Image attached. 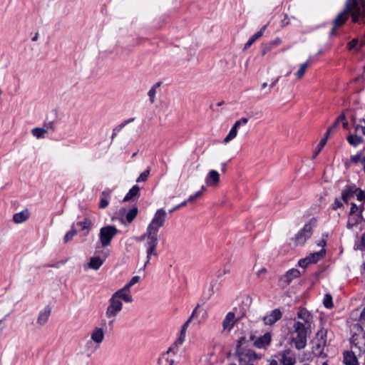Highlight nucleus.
Returning a JSON list of instances; mask_svg holds the SVG:
<instances>
[{
  "mask_svg": "<svg viewBox=\"0 0 365 365\" xmlns=\"http://www.w3.org/2000/svg\"><path fill=\"white\" fill-rule=\"evenodd\" d=\"M297 318L302 322V325L312 329L313 317L311 313L304 308H299L297 314Z\"/></svg>",
  "mask_w": 365,
  "mask_h": 365,
  "instance_id": "9b49d317",
  "label": "nucleus"
},
{
  "mask_svg": "<svg viewBox=\"0 0 365 365\" xmlns=\"http://www.w3.org/2000/svg\"><path fill=\"white\" fill-rule=\"evenodd\" d=\"M249 340L247 339L246 336H241L237 344V348H236V356L237 357L240 356V354L242 353L244 354L250 355V353H255L252 349H247L248 346Z\"/></svg>",
  "mask_w": 365,
  "mask_h": 365,
  "instance_id": "f8f14e48",
  "label": "nucleus"
},
{
  "mask_svg": "<svg viewBox=\"0 0 365 365\" xmlns=\"http://www.w3.org/2000/svg\"><path fill=\"white\" fill-rule=\"evenodd\" d=\"M150 168L147 169L146 170H145L144 172H143L140 175L139 177L137 178L136 180V182H145L147 180L149 175H150Z\"/></svg>",
  "mask_w": 365,
  "mask_h": 365,
  "instance_id": "79ce46f5",
  "label": "nucleus"
},
{
  "mask_svg": "<svg viewBox=\"0 0 365 365\" xmlns=\"http://www.w3.org/2000/svg\"><path fill=\"white\" fill-rule=\"evenodd\" d=\"M343 120H344V114L341 113V115H339L338 116V118H336V120H335L334 124L329 128H328V130L326 132L327 135H329L331 133V132L336 127H338L340 123H341V121Z\"/></svg>",
  "mask_w": 365,
  "mask_h": 365,
  "instance_id": "f704fd0d",
  "label": "nucleus"
},
{
  "mask_svg": "<svg viewBox=\"0 0 365 365\" xmlns=\"http://www.w3.org/2000/svg\"><path fill=\"white\" fill-rule=\"evenodd\" d=\"M354 187H347L346 189H344L341 192V198L344 202H348V201L354 197Z\"/></svg>",
  "mask_w": 365,
  "mask_h": 365,
  "instance_id": "7c9ffc66",
  "label": "nucleus"
},
{
  "mask_svg": "<svg viewBox=\"0 0 365 365\" xmlns=\"http://www.w3.org/2000/svg\"><path fill=\"white\" fill-rule=\"evenodd\" d=\"M280 365H294L296 363L295 357L291 354V351L289 350L283 351L280 354Z\"/></svg>",
  "mask_w": 365,
  "mask_h": 365,
  "instance_id": "aec40b11",
  "label": "nucleus"
},
{
  "mask_svg": "<svg viewBox=\"0 0 365 365\" xmlns=\"http://www.w3.org/2000/svg\"><path fill=\"white\" fill-rule=\"evenodd\" d=\"M279 81V78H276V79H274V80H273V81H272V83H271V84H270V88H269V90H270L272 88H273V87L276 85V83H277V81Z\"/></svg>",
  "mask_w": 365,
  "mask_h": 365,
  "instance_id": "680f3d73",
  "label": "nucleus"
},
{
  "mask_svg": "<svg viewBox=\"0 0 365 365\" xmlns=\"http://www.w3.org/2000/svg\"><path fill=\"white\" fill-rule=\"evenodd\" d=\"M140 187L138 185H133L123 198V202H128L133 200L134 197L139 195Z\"/></svg>",
  "mask_w": 365,
  "mask_h": 365,
  "instance_id": "c756f323",
  "label": "nucleus"
},
{
  "mask_svg": "<svg viewBox=\"0 0 365 365\" xmlns=\"http://www.w3.org/2000/svg\"><path fill=\"white\" fill-rule=\"evenodd\" d=\"M140 280V277L139 276H134L131 278V279L121 289L117 290L118 292H120L122 294H126L130 297H133L130 294V288L139 282Z\"/></svg>",
  "mask_w": 365,
  "mask_h": 365,
  "instance_id": "6ab92c4d",
  "label": "nucleus"
},
{
  "mask_svg": "<svg viewBox=\"0 0 365 365\" xmlns=\"http://www.w3.org/2000/svg\"><path fill=\"white\" fill-rule=\"evenodd\" d=\"M223 103H224V102H223V101L220 102V103L217 104V106H222Z\"/></svg>",
  "mask_w": 365,
  "mask_h": 365,
  "instance_id": "774afa93",
  "label": "nucleus"
},
{
  "mask_svg": "<svg viewBox=\"0 0 365 365\" xmlns=\"http://www.w3.org/2000/svg\"><path fill=\"white\" fill-rule=\"evenodd\" d=\"M121 211L125 213V219L128 223H131L135 218L138 212L137 207H133L128 211H126L125 209H123Z\"/></svg>",
  "mask_w": 365,
  "mask_h": 365,
  "instance_id": "bb28decb",
  "label": "nucleus"
},
{
  "mask_svg": "<svg viewBox=\"0 0 365 365\" xmlns=\"http://www.w3.org/2000/svg\"><path fill=\"white\" fill-rule=\"evenodd\" d=\"M300 276V272L297 269H291L284 274L280 280L282 283L288 285L294 279Z\"/></svg>",
  "mask_w": 365,
  "mask_h": 365,
  "instance_id": "f3484780",
  "label": "nucleus"
},
{
  "mask_svg": "<svg viewBox=\"0 0 365 365\" xmlns=\"http://www.w3.org/2000/svg\"><path fill=\"white\" fill-rule=\"evenodd\" d=\"M187 202H188L187 200L182 202L181 204H180V205L175 206V207H173V210H178V209H179L180 207H181L182 206H185L187 204Z\"/></svg>",
  "mask_w": 365,
  "mask_h": 365,
  "instance_id": "bf43d9fd",
  "label": "nucleus"
},
{
  "mask_svg": "<svg viewBox=\"0 0 365 365\" xmlns=\"http://www.w3.org/2000/svg\"><path fill=\"white\" fill-rule=\"evenodd\" d=\"M104 259L98 257L94 256L91 257L89 262L84 265V269H91L93 270H98L103 264Z\"/></svg>",
  "mask_w": 365,
  "mask_h": 365,
  "instance_id": "dca6fc26",
  "label": "nucleus"
},
{
  "mask_svg": "<svg viewBox=\"0 0 365 365\" xmlns=\"http://www.w3.org/2000/svg\"><path fill=\"white\" fill-rule=\"evenodd\" d=\"M267 86V83H262V89H264V88H265Z\"/></svg>",
  "mask_w": 365,
  "mask_h": 365,
  "instance_id": "69168bd1",
  "label": "nucleus"
},
{
  "mask_svg": "<svg viewBox=\"0 0 365 365\" xmlns=\"http://www.w3.org/2000/svg\"><path fill=\"white\" fill-rule=\"evenodd\" d=\"M282 317V313L279 309H273L269 314L262 318V321L265 325H273L279 321Z\"/></svg>",
  "mask_w": 365,
  "mask_h": 365,
  "instance_id": "4468645a",
  "label": "nucleus"
},
{
  "mask_svg": "<svg viewBox=\"0 0 365 365\" xmlns=\"http://www.w3.org/2000/svg\"><path fill=\"white\" fill-rule=\"evenodd\" d=\"M325 335H326V333H325V332H324V331H322V330H321V331H319L317 332V337H320V338H321V339H320V340H319V344H317V346H318L319 348H320V347H324V346H325V344H326V341L324 339V336H325Z\"/></svg>",
  "mask_w": 365,
  "mask_h": 365,
  "instance_id": "37998d69",
  "label": "nucleus"
},
{
  "mask_svg": "<svg viewBox=\"0 0 365 365\" xmlns=\"http://www.w3.org/2000/svg\"><path fill=\"white\" fill-rule=\"evenodd\" d=\"M272 340V335L270 332H266L262 336L256 337L255 335L251 334L250 341H253V346L259 349H266L271 344Z\"/></svg>",
  "mask_w": 365,
  "mask_h": 365,
  "instance_id": "0eeeda50",
  "label": "nucleus"
},
{
  "mask_svg": "<svg viewBox=\"0 0 365 365\" xmlns=\"http://www.w3.org/2000/svg\"><path fill=\"white\" fill-rule=\"evenodd\" d=\"M167 217L166 211L161 208L158 209L146 229V232L137 238L138 242L146 240L145 247L146 248V261L143 269H145L149 264L151 256H157V247L158 245V230L165 222Z\"/></svg>",
  "mask_w": 365,
  "mask_h": 365,
  "instance_id": "f257e3e1",
  "label": "nucleus"
},
{
  "mask_svg": "<svg viewBox=\"0 0 365 365\" xmlns=\"http://www.w3.org/2000/svg\"><path fill=\"white\" fill-rule=\"evenodd\" d=\"M205 187H202V190H200V191H197V192H195L194 195H190V197L188 198L187 201L188 202H193L194 200H195L197 198L200 197L201 195H202V190H204Z\"/></svg>",
  "mask_w": 365,
  "mask_h": 365,
  "instance_id": "de8ad7c7",
  "label": "nucleus"
},
{
  "mask_svg": "<svg viewBox=\"0 0 365 365\" xmlns=\"http://www.w3.org/2000/svg\"><path fill=\"white\" fill-rule=\"evenodd\" d=\"M361 316V317H365V309L362 311Z\"/></svg>",
  "mask_w": 365,
  "mask_h": 365,
  "instance_id": "338daca9",
  "label": "nucleus"
},
{
  "mask_svg": "<svg viewBox=\"0 0 365 365\" xmlns=\"http://www.w3.org/2000/svg\"><path fill=\"white\" fill-rule=\"evenodd\" d=\"M312 329L302 325V322H294L293 329L290 331L291 341L294 344L297 349L301 350L307 346V336Z\"/></svg>",
  "mask_w": 365,
  "mask_h": 365,
  "instance_id": "7ed1b4c3",
  "label": "nucleus"
},
{
  "mask_svg": "<svg viewBox=\"0 0 365 365\" xmlns=\"http://www.w3.org/2000/svg\"><path fill=\"white\" fill-rule=\"evenodd\" d=\"M266 28L267 25L263 26L259 31L254 34L245 43L244 49L246 50L249 48L256 40L262 36Z\"/></svg>",
  "mask_w": 365,
  "mask_h": 365,
  "instance_id": "a878e982",
  "label": "nucleus"
},
{
  "mask_svg": "<svg viewBox=\"0 0 365 365\" xmlns=\"http://www.w3.org/2000/svg\"><path fill=\"white\" fill-rule=\"evenodd\" d=\"M104 331H106L105 328L96 327L91 334V339L96 344H101L104 339Z\"/></svg>",
  "mask_w": 365,
  "mask_h": 365,
  "instance_id": "a211bd4d",
  "label": "nucleus"
},
{
  "mask_svg": "<svg viewBox=\"0 0 365 365\" xmlns=\"http://www.w3.org/2000/svg\"><path fill=\"white\" fill-rule=\"evenodd\" d=\"M29 211L27 209H25L20 212L14 214L13 216V220L16 224H20L26 221L29 218Z\"/></svg>",
  "mask_w": 365,
  "mask_h": 365,
  "instance_id": "393cba45",
  "label": "nucleus"
},
{
  "mask_svg": "<svg viewBox=\"0 0 365 365\" xmlns=\"http://www.w3.org/2000/svg\"><path fill=\"white\" fill-rule=\"evenodd\" d=\"M351 349L358 353V356H361L365 353V332L360 329L358 333L352 335L351 339Z\"/></svg>",
  "mask_w": 365,
  "mask_h": 365,
  "instance_id": "39448f33",
  "label": "nucleus"
},
{
  "mask_svg": "<svg viewBox=\"0 0 365 365\" xmlns=\"http://www.w3.org/2000/svg\"><path fill=\"white\" fill-rule=\"evenodd\" d=\"M354 195L359 201L362 202L365 200V192L359 188L354 187Z\"/></svg>",
  "mask_w": 365,
  "mask_h": 365,
  "instance_id": "a19ab883",
  "label": "nucleus"
},
{
  "mask_svg": "<svg viewBox=\"0 0 365 365\" xmlns=\"http://www.w3.org/2000/svg\"><path fill=\"white\" fill-rule=\"evenodd\" d=\"M341 123H342V126L345 129H348V121L346 119V117L344 116V120H341Z\"/></svg>",
  "mask_w": 365,
  "mask_h": 365,
  "instance_id": "13d9d810",
  "label": "nucleus"
},
{
  "mask_svg": "<svg viewBox=\"0 0 365 365\" xmlns=\"http://www.w3.org/2000/svg\"><path fill=\"white\" fill-rule=\"evenodd\" d=\"M349 14H351V10H348L346 9V6L345 5V9L342 12L339 13L333 21L334 26L330 32L331 35H334L335 34V29L337 27H339L345 24V22L349 19Z\"/></svg>",
  "mask_w": 365,
  "mask_h": 365,
  "instance_id": "9d476101",
  "label": "nucleus"
},
{
  "mask_svg": "<svg viewBox=\"0 0 365 365\" xmlns=\"http://www.w3.org/2000/svg\"><path fill=\"white\" fill-rule=\"evenodd\" d=\"M289 24V20L287 17V15L285 16L284 19L282 21V26H286Z\"/></svg>",
  "mask_w": 365,
  "mask_h": 365,
  "instance_id": "4d7b16f0",
  "label": "nucleus"
},
{
  "mask_svg": "<svg viewBox=\"0 0 365 365\" xmlns=\"http://www.w3.org/2000/svg\"><path fill=\"white\" fill-rule=\"evenodd\" d=\"M281 43H282V40L279 38H276L274 40L269 42V45H271L272 48L281 44Z\"/></svg>",
  "mask_w": 365,
  "mask_h": 365,
  "instance_id": "3c124183",
  "label": "nucleus"
},
{
  "mask_svg": "<svg viewBox=\"0 0 365 365\" xmlns=\"http://www.w3.org/2000/svg\"><path fill=\"white\" fill-rule=\"evenodd\" d=\"M346 6L348 10H351L354 22H357L359 17L364 16L365 5L363 0H347Z\"/></svg>",
  "mask_w": 365,
  "mask_h": 365,
  "instance_id": "20e7f679",
  "label": "nucleus"
},
{
  "mask_svg": "<svg viewBox=\"0 0 365 365\" xmlns=\"http://www.w3.org/2000/svg\"><path fill=\"white\" fill-rule=\"evenodd\" d=\"M77 235V230L74 228V227H72V229L68 231L63 238L64 243L68 242L70 240L73 239L74 236Z\"/></svg>",
  "mask_w": 365,
  "mask_h": 365,
  "instance_id": "4c0bfd02",
  "label": "nucleus"
},
{
  "mask_svg": "<svg viewBox=\"0 0 365 365\" xmlns=\"http://www.w3.org/2000/svg\"><path fill=\"white\" fill-rule=\"evenodd\" d=\"M272 48L269 43H262L261 46L262 55L264 56L267 52L271 51Z\"/></svg>",
  "mask_w": 365,
  "mask_h": 365,
  "instance_id": "49530a36",
  "label": "nucleus"
},
{
  "mask_svg": "<svg viewBox=\"0 0 365 365\" xmlns=\"http://www.w3.org/2000/svg\"><path fill=\"white\" fill-rule=\"evenodd\" d=\"M324 305L328 309H330L333 307L332 297L330 294L325 295L324 299Z\"/></svg>",
  "mask_w": 365,
  "mask_h": 365,
  "instance_id": "c03bdc74",
  "label": "nucleus"
},
{
  "mask_svg": "<svg viewBox=\"0 0 365 365\" xmlns=\"http://www.w3.org/2000/svg\"><path fill=\"white\" fill-rule=\"evenodd\" d=\"M309 65V62L307 61V62H305L304 63H303L300 66L299 69L296 73V76L299 79L302 78L304 76Z\"/></svg>",
  "mask_w": 365,
  "mask_h": 365,
  "instance_id": "e433bc0d",
  "label": "nucleus"
},
{
  "mask_svg": "<svg viewBox=\"0 0 365 365\" xmlns=\"http://www.w3.org/2000/svg\"><path fill=\"white\" fill-rule=\"evenodd\" d=\"M312 235V226L310 223L306 224L294 238L295 244L303 245Z\"/></svg>",
  "mask_w": 365,
  "mask_h": 365,
  "instance_id": "1a4fd4ad",
  "label": "nucleus"
},
{
  "mask_svg": "<svg viewBox=\"0 0 365 365\" xmlns=\"http://www.w3.org/2000/svg\"><path fill=\"white\" fill-rule=\"evenodd\" d=\"M325 253V250L322 248L321 250L309 255L308 256L309 262L317 263L319 260L324 257Z\"/></svg>",
  "mask_w": 365,
  "mask_h": 365,
  "instance_id": "c85d7f7f",
  "label": "nucleus"
},
{
  "mask_svg": "<svg viewBox=\"0 0 365 365\" xmlns=\"http://www.w3.org/2000/svg\"><path fill=\"white\" fill-rule=\"evenodd\" d=\"M358 43V40L356 38L353 39L348 44V48L349 50L353 49Z\"/></svg>",
  "mask_w": 365,
  "mask_h": 365,
  "instance_id": "5fc2aeb1",
  "label": "nucleus"
},
{
  "mask_svg": "<svg viewBox=\"0 0 365 365\" xmlns=\"http://www.w3.org/2000/svg\"><path fill=\"white\" fill-rule=\"evenodd\" d=\"M118 229L113 225H108L101 228L99 239L102 247H106L110 245L112 239L118 233Z\"/></svg>",
  "mask_w": 365,
  "mask_h": 365,
  "instance_id": "423d86ee",
  "label": "nucleus"
},
{
  "mask_svg": "<svg viewBox=\"0 0 365 365\" xmlns=\"http://www.w3.org/2000/svg\"><path fill=\"white\" fill-rule=\"evenodd\" d=\"M76 225L81 227L82 230H86L85 235H88L89 230L93 226V223L89 219L86 218L83 221L78 222Z\"/></svg>",
  "mask_w": 365,
  "mask_h": 365,
  "instance_id": "2f4dec72",
  "label": "nucleus"
},
{
  "mask_svg": "<svg viewBox=\"0 0 365 365\" xmlns=\"http://www.w3.org/2000/svg\"><path fill=\"white\" fill-rule=\"evenodd\" d=\"M47 132V130L43 128H34L31 130L32 135L38 139L43 138Z\"/></svg>",
  "mask_w": 365,
  "mask_h": 365,
  "instance_id": "72a5a7b5",
  "label": "nucleus"
},
{
  "mask_svg": "<svg viewBox=\"0 0 365 365\" xmlns=\"http://www.w3.org/2000/svg\"><path fill=\"white\" fill-rule=\"evenodd\" d=\"M357 356H359L358 353L354 350L346 351L344 353V363L346 365H357Z\"/></svg>",
  "mask_w": 365,
  "mask_h": 365,
  "instance_id": "412c9836",
  "label": "nucleus"
},
{
  "mask_svg": "<svg viewBox=\"0 0 365 365\" xmlns=\"http://www.w3.org/2000/svg\"><path fill=\"white\" fill-rule=\"evenodd\" d=\"M235 323V315L233 312H228L222 322V327L224 330L230 331Z\"/></svg>",
  "mask_w": 365,
  "mask_h": 365,
  "instance_id": "b1692460",
  "label": "nucleus"
},
{
  "mask_svg": "<svg viewBox=\"0 0 365 365\" xmlns=\"http://www.w3.org/2000/svg\"><path fill=\"white\" fill-rule=\"evenodd\" d=\"M38 39V34H36L32 38L33 41H36Z\"/></svg>",
  "mask_w": 365,
  "mask_h": 365,
  "instance_id": "0e129e2a",
  "label": "nucleus"
},
{
  "mask_svg": "<svg viewBox=\"0 0 365 365\" xmlns=\"http://www.w3.org/2000/svg\"><path fill=\"white\" fill-rule=\"evenodd\" d=\"M51 309L50 307L46 306L44 307L39 313L38 319H37V323L43 326L46 324V323L48 322V318L51 315Z\"/></svg>",
  "mask_w": 365,
  "mask_h": 365,
  "instance_id": "5701e85b",
  "label": "nucleus"
},
{
  "mask_svg": "<svg viewBox=\"0 0 365 365\" xmlns=\"http://www.w3.org/2000/svg\"><path fill=\"white\" fill-rule=\"evenodd\" d=\"M121 300L126 303H131L133 301V299L126 294H122L118 291L112 294L108 300V305L105 313L106 318L108 321L106 319H102L101 324L106 331H110L113 329L116 317L123 309V303Z\"/></svg>",
  "mask_w": 365,
  "mask_h": 365,
  "instance_id": "f03ea898",
  "label": "nucleus"
},
{
  "mask_svg": "<svg viewBox=\"0 0 365 365\" xmlns=\"http://www.w3.org/2000/svg\"><path fill=\"white\" fill-rule=\"evenodd\" d=\"M347 141L352 146L356 147L363 142V139L362 138L357 136L356 135H349L347 137Z\"/></svg>",
  "mask_w": 365,
  "mask_h": 365,
  "instance_id": "473e14b6",
  "label": "nucleus"
},
{
  "mask_svg": "<svg viewBox=\"0 0 365 365\" xmlns=\"http://www.w3.org/2000/svg\"><path fill=\"white\" fill-rule=\"evenodd\" d=\"M196 310H197V308H195L194 309V311L192 312L191 316L189 317V319L184 323V324L182 325V328H181V331H180V336H178V338L175 340V341L173 343V344L170 346V347H173V351L175 354L177 352V348L178 346L182 344V343L184 342L185 341V334H186V331H187V329L190 324V323L191 322L192 319H193V317H195V314L196 313Z\"/></svg>",
  "mask_w": 365,
  "mask_h": 365,
  "instance_id": "6e6552de",
  "label": "nucleus"
},
{
  "mask_svg": "<svg viewBox=\"0 0 365 365\" xmlns=\"http://www.w3.org/2000/svg\"><path fill=\"white\" fill-rule=\"evenodd\" d=\"M359 209L361 210L360 212H361L364 209L363 206L359 207L356 204L351 203V209H350V215L356 213Z\"/></svg>",
  "mask_w": 365,
  "mask_h": 365,
  "instance_id": "09e8293b",
  "label": "nucleus"
},
{
  "mask_svg": "<svg viewBox=\"0 0 365 365\" xmlns=\"http://www.w3.org/2000/svg\"><path fill=\"white\" fill-rule=\"evenodd\" d=\"M351 161L354 163H359L363 166V170L365 172V156L361 155H356L351 156Z\"/></svg>",
  "mask_w": 365,
  "mask_h": 365,
  "instance_id": "c9c22d12",
  "label": "nucleus"
},
{
  "mask_svg": "<svg viewBox=\"0 0 365 365\" xmlns=\"http://www.w3.org/2000/svg\"><path fill=\"white\" fill-rule=\"evenodd\" d=\"M342 206H343L342 202L339 199H336L334 201V203L332 205V209L336 210L338 208L341 207Z\"/></svg>",
  "mask_w": 365,
  "mask_h": 365,
  "instance_id": "864d4df0",
  "label": "nucleus"
},
{
  "mask_svg": "<svg viewBox=\"0 0 365 365\" xmlns=\"http://www.w3.org/2000/svg\"><path fill=\"white\" fill-rule=\"evenodd\" d=\"M160 86V83H158L155 85H154L148 93V96L150 97V101L151 103H153L155 102V97L156 94V88Z\"/></svg>",
  "mask_w": 365,
  "mask_h": 365,
  "instance_id": "58836bf2",
  "label": "nucleus"
},
{
  "mask_svg": "<svg viewBox=\"0 0 365 365\" xmlns=\"http://www.w3.org/2000/svg\"><path fill=\"white\" fill-rule=\"evenodd\" d=\"M108 200L106 197H101L99 207L102 209L106 207L108 205Z\"/></svg>",
  "mask_w": 365,
  "mask_h": 365,
  "instance_id": "603ef678",
  "label": "nucleus"
},
{
  "mask_svg": "<svg viewBox=\"0 0 365 365\" xmlns=\"http://www.w3.org/2000/svg\"><path fill=\"white\" fill-rule=\"evenodd\" d=\"M173 351V347H170L166 352L163 353L158 359L159 365H173V360L169 359L168 355Z\"/></svg>",
  "mask_w": 365,
  "mask_h": 365,
  "instance_id": "cd10ccee",
  "label": "nucleus"
},
{
  "mask_svg": "<svg viewBox=\"0 0 365 365\" xmlns=\"http://www.w3.org/2000/svg\"><path fill=\"white\" fill-rule=\"evenodd\" d=\"M248 122V118H242L239 120H237L234 125L230 129L228 135L225 138L223 143H227L234 138H236L237 135V129L242 124H247Z\"/></svg>",
  "mask_w": 365,
  "mask_h": 365,
  "instance_id": "ddd939ff",
  "label": "nucleus"
},
{
  "mask_svg": "<svg viewBox=\"0 0 365 365\" xmlns=\"http://www.w3.org/2000/svg\"><path fill=\"white\" fill-rule=\"evenodd\" d=\"M356 130L365 135V119H361L359 124L356 126Z\"/></svg>",
  "mask_w": 365,
  "mask_h": 365,
  "instance_id": "a18cd8bd",
  "label": "nucleus"
},
{
  "mask_svg": "<svg viewBox=\"0 0 365 365\" xmlns=\"http://www.w3.org/2000/svg\"><path fill=\"white\" fill-rule=\"evenodd\" d=\"M311 262H309L308 257L302 259L299 261L298 264L302 267H306Z\"/></svg>",
  "mask_w": 365,
  "mask_h": 365,
  "instance_id": "8fccbe9b",
  "label": "nucleus"
},
{
  "mask_svg": "<svg viewBox=\"0 0 365 365\" xmlns=\"http://www.w3.org/2000/svg\"><path fill=\"white\" fill-rule=\"evenodd\" d=\"M328 138H329V135H327V134L325 133L324 137L320 140V142L318 145V148L315 151L314 158H316V156L321 152L322 149L326 145Z\"/></svg>",
  "mask_w": 365,
  "mask_h": 365,
  "instance_id": "ea45409f",
  "label": "nucleus"
},
{
  "mask_svg": "<svg viewBox=\"0 0 365 365\" xmlns=\"http://www.w3.org/2000/svg\"><path fill=\"white\" fill-rule=\"evenodd\" d=\"M240 365H255L254 362L260 359L256 353H250V355L240 354L237 357Z\"/></svg>",
  "mask_w": 365,
  "mask_h": 365,
  "instance_id": "2eb2a0df",
  "label": "nucleus"
},
{
  "mask_svg": "<svg viewBox=\"0 0 365 365\" xmlns=\"http://www.w3.org/2000/svg\"><path fill=\"white\" fill-rule=\"evenodd\" d=\"M318 245L322 247H324L326 245L325 240L322 239V240H319L318 242Z\"/></svg>",
  "mask_w": 365,
  "mask_h": 365,
  "instance_id": "052dcab7",
  "label": "nucleus"
},
{
  "mask_svg": "<svg viewBox=\"0 0 365 365\" xmlns=\"http://www.w3.org/2000/svg\"><path fill=\"white\" fill-rule=\"evenodd\" d=\"M267 273V270L265 268L260 269L257 273V275L259 278L262 277V276L265 275Z\"/></svg>",
  "mask_w": 365,
  "mask_h": 365,
  "instance_id": "6e6d98bb",
  "label": "nucleus"
},
{
  "mask_svg": "<svg viewBox=\"0 0 365 365\" xmlns=\"http://www.w3.org/2000/svg\"><path fill=\"white\" fill-rule=\"evenodd\" d=\"M220 181V174L217 171L212 170L205 178V182L208 186H215Z\"/></svg>",
  "mask_w": 365,
  "mask_h": 365,
  "instance_id": "4be33fe9",
  "label": "nucleus"
},
{
  "mask_svg": "<svg viewBox=\"0 0 365 365\" xmlns=\"http://www.w3.org/2000/svg\"><path fill=\"white\" fill-rule=\"evenodd\" d=\"M361 243L364 246H365V232L361 236Z\"/></svg>",
  "mask_w": 365,
  "mask_h": 365,
  "instance_id": "e2e57ef3",
  "label": "nucleus"
}]
</instances>
